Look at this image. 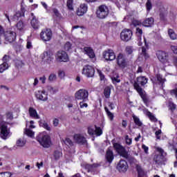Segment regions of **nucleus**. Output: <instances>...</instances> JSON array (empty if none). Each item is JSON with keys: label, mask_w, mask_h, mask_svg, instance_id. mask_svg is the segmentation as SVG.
<instances>
[{"label": "nucleus", "mask_w": 177, "mask_h": 177, "mask_svg": "<svg viewBox=\"0 0 177 177\" xmlns=\"http://www.w3.org/2000/svg\"><path fill=\"white\" fill-rule=\"evenodd\" d=\"M154 25V19L153 17L147 18L142 22L144 27H152Z\"/></svg>", "instance_id": "25"}, {"label": "nucleus", "mask_w": 177, "mask_h": 177, "mask_svg": "<svg viewBox=\"0 0 177 177\" xmlns=\"http://www.w3.org/2000/svg\"><path fill=\"white\" fill-rule=\"evenodd\" d=\"M75 97L77 100L88 102V97H89V91L84 88L80 89L75 93Z\"/></svg>", "instance_id": "6"}, {"label": "nucleus", "mask_w": 177, "mask_h": 177, "mask_svg": "<svg viewBox=\"0 0 177 177\" xmlns=\"http://www.w3.org/2000/svg\"><path fill=\"white\" fill-rule=\"evenodd\" d=\"M26 145V141L23 138H19L17 141V146L18 147H24Z\"/></svg>", "instance_id": "37"}, {"label": "nucleus", "mask_w": 177, "mask_h": 177, "mask_svg": "<svg viewBox=\"0 0 177 177\" xmlns=\"http://www.w3.org/2000/svg\"><path fill=\"white\" fill-rule=\"evenodd\" d=\"M146 115H147L149 120H151L153 122H156V121H157V118H156V117L153 115V113H151L150 111H147Z\"/></svg>", "instance_id": "40"}, {"label": "nucleus", "mask_w": 177, "mask_h": 177, "mask_svg": "<svg viewBox=\"0 0 177 177\" xmlns=\"http://www.w3.org/2000/svg\"><path fill=\"white\" fill-rule=\"evenodd\" d=\"M71 46H72V45H71V43H70V42H66V44H65V45H64V49H65V50H70V49H71Z\"/></svg>", "instance_id": "52"}, {"label": "nucleus", "mask_w": 177, "mask_h": 177, "mask_svg": "<svg viewBox=\"0 0 177 177\" xmlns=\"http://www.w3.org/2000/svg\"><path fill=\"white\" fill-rule=\"evenodd\" d=\"M55 80H56V75L54 73L50 74L48 77V80L52 82L53 81H55Z\"/></svg>", "instance_id": "55"}, {"label": "nucleus", "mask_w": 177, "mask_h": 177, "mask_svg": "<svg viewBox=\"0 0 177 177\" xmlns=\"http://www.w3.org/2000/svg\"><path fill=\"white\" fill-rule=\"evenodd\" d=\"M171 96H175L177 99V84L175 86V88L170 91Z\"/></svg>", "instance_id": "47"}, {"label": "nucleus", "mask_w": 177, "mask_h": 177, "mask_svg": "<svg viewBox=\"0 0 177 177\" xmlns=\"http://www.w3.org/2000/svg\"><path fill=\"white\" fill-rule=\"evenodd\" d=\"M15 27L18 31H24V29L26 28V23L23 20H20L17 23Z\"/></svg>", "instance_id": "27"}, {"label": "nucleus", "mask_w": 177, "mask_h": 177, "mask_svg": "<svg viewBox=\"0 0 177 177\" xmlns=\"http://www.w3.org/2000/svg\"><path fill=\"white\" fill-rule=\"evenodd\" d=\"M146 9L147 12H150L153 9V4L151 3V0H147L146 4Z\"/></svg>", "instance_id": "38"}, {"label": "nucleus", "mask_w": 177, "mask_h": 177, "mask_svg": "<svg viewBox=\"0 0 177 177\" xmlns=\"http://www.w3.org/2000/svg\"><path fill=\"white\" fill-rule=\"evenodd\" d=\"M104 110L109 118L111 120V121H113V120L114 119V114L109 111V108H107L106 106L104 107Z\"/></svg>", "instance_id": "36"}, {"label": "nucleus", "mask_w": 177, "mask_h": 177, "mask_svg": "<svg viewBox=\"0 0 177 177\" xmlns=\"http://www.w3.org/2000/svg\"><path fill=\"white\" fill-rule=\"evenodd\" d=\"M30 17L32 19L30 21V24L32 28H34L35 30H38V28H39V21H38V19L32 12L30 13Z\"/></svg>", "instance_id": "21"}, {"label": "nucleus", "mask_w": 177, "mask_h": 177, "mask_svg": "<svg viewBox=\"0 0 177 177\" xmlns=\"http://www.w3.org/2000/svg\"><path fill=\"white\" fill-rule=\"evenodd\" d=\"M112 82L113 84H118V82H120V77L116 76L111 78Z\"/></svg>", "instance_id": "48"}, {"label": "nucleus", "mask_w": 177, "mask_h": 177, "mask_svg": "<svg viewBox=\"0 0 177 177\" xmlns=\"http://www.w3.org/2000/svg\"><path fill=\"white\" fill-rule=\"evenodd\" d=\"M28 113L30 118H33L34 120H39L41 118L37 110L32 107L29 108Z\"/></svg>", "instance_id": "22"}, {"label": "nucleus", "mask_w": 177, "mask_h": 177, "mask_svg": "<svg viewBox=\"0 0 177 177\" xmlns=\"http://www.w3.org/2000/svg\"><path fill=\"white\" fill-rule=\"evenodd\" d=\"M40 37L46 42L50 41L52 39V30L50 29L43 30L40 33Z\"/></svg>", "instance_id": "14"}, {"label": "nucleus", "mask_w": 177, "mask_h": 177, "mask_svg": "<svg viewBox=\"0 0 177 177\" xmlns=\"http://www.w3.org/2000/svg\"><path fill=\"white\" fill-rule=\"evenodd\" d=\"M6 41L8 42H13L16 39V32L12 30H8L4 33Z\"/></svg>", "instance_id": "19"}, {"label": "nucleus", "mask_w": 177, "mask_h": 177, "mask_svg": "<svg viewBox=\"0 0 177 177\" xmlns=\"http://www.w3.org/2000/svg\"><path fill=\"white\" fill-rule=\"evenodd\" d=\"M165 16H167V11L161 12L160 13V19L165 20Z\"/></svg>", "instance_id": "56"}, {"label": "nucleus", "mask_w": 177, "mask_h": 177, "mask_svg": "<svg viewBox=\"0 0 177 177\" xmlns=\"http://www.w3.org/2000/svg\"><path fill=\"white\" fill-rule=\"evenodd\" d=\"M155 135L156 136V139H161V136L160 135H161V129H159L158 131H156Z\"/></svg>", "instance_id": "60"}, {"label": "nucleus", "mask_w": 177, "mask_h": 177, "mask_svg": "<svg viewBox=\"0 0 177 177\" xmlns=\"http://www.w3.org/2000/svg\"><path fill=\"white\" fill-rule=\"evenodd\" d=\"M9 68V64L7 62H3L1 64H0V73H5L6 70Z\"/></svg>", "instance_id": "28"}, {"label": "nucleus", "mask_w": 177, "mask_h": 177, "mask_svg": "<svg viewBox=\"0 0 177 177\" xmlns=\"http://www.w3.org/2000/svg\"><path fill=\"white\" fill-rule=\"evenodd\" d=\"M74 140H75L77 143H81L82 145H84L86 142V139L84 136L81 134H75L74 136Z\"/></svg>", "instance_id": "23"}, {"label": "nucleus", "mask_w": 177, "mask_h": 177, "mask_svg": "<svg viewBox=\"0 0 177 177\" xmlns=\"http://www.w3.org/2000/svg\"><path fill=\"white\" fill-rule=\"evenodd\" d=\"M84 51L86 53V55L90 57V59H94L95 57V51H93V49L91 47H84Z\"/></svg>", "instance_id": "24"}, {"label": "nucleus", "mask_w": 177, "mask_h": 177, "mask_svg": "<svg viewBox=\"0 0 177 177\" xmlns=\"http://www.w3.org/2000/svg\"><path fill=\"white\" fill-rule=\"evenodd\" d=\"M62 156H63V154L62 153V151H55L54 153H53V158L55 160V161H57V160L60 159V157H62Z\"/></svg>", "instance_id": "32"}, {"label": "nucleus", "mask_w": 177, "mask_h": 177, "mask_svg": "<svg viewBox=\"0 0 177 177\" xmlns=\"http://www.w3.org/2000/svg\"><path fill=\"white\" fill-rule=\"evenodd\" d=\"M102 57L107 62L115 60V53L112 49H107L102 53Z\"/></svg>", "instance_id": "10"}, {"label": "nucleus", "mask_w": 177, "mask_h": 177, "mask_svg": "<svg viewBox=\"0 0 177 177\" xmlns=\"http://www.w3.org/2000/svg\"><path fill=\"white\" fill-rule=\"evenodd\" d=\"M35 97L38 100L46 102L48 100V93L45 90H40L36 92Z\"/></svg>", "instance_id": "17"}, {"label": "nucleus", "mask_w": 177, "mask_h": 177, "mask_svg": "<svg viewBox=\"0 0 177 177\" xmlns=\"http://www.w3.org/2000/svg\"><path fill=\"white\" fill-rule=\"evenodd\" d=\"M133 120L136 125H137V127H142L143 125V123L142 122V121H140V119H139L138 116L133 115Z\"/></svg>", "instance_id": "30"}, {"label": "nucleus", "mask_w": 177, "mask_h": 177, "mask_svg": "<svg viewBox=\"0 0 177 177\" xmlns=\"http://www.w3.org/2000/svg\"><path fill=\"white\" fill-rule=\"evenodd\" d=\"M156 56L161 63L167 64V66H171L172 62H171V57L168 53L162 50H158L156 52Z\"/></svg>", "instance_id": "4"}, {"label": "nucleus", "mask_w": 177, "mask_h": 177, "mask_svg": "<svg viewBox=\"0 0 177 177\" xmlns=\"http://www.w3.org/2000/svg\"><path fill=\"white\" fill-rule=\"evenodd\" d=\"M124 140L126 142V144L128 145V146H131V145H132V138H129V136L126 135L124 136Z\"/></svg>", "instance_id": "43"}, {"label": "nucleus", "mask_w": 177, "mask_h": 177, "mask_svg": "<svg viewBox=\"0 0 177 177\" xmlns=\"http://www.w3.org/2000/svg\"><path fill=\"white\" fill-rule=\"evenodd\" d=\"M65 145L67 146H73V141L70 138H66L65 140Z\"/></svg>", "instance_id": "58"}, {"label": "nucleus", "mask_w": 177, "mask_h": 177, "mask_svg": "<svg viewBox=\"0 0 177 177\" xmlns=\"http://www.w3.org/2000/svg\"><path fill=\"white\" fill-rule=\"evenodd\" d=\"M126 52L127 53H128L129 55H132V53L133 52V49L132 48L131 46H127L126 48Z\"/></svg>", "instance_id": "54"}, {"label": "nucleus", "mask_w": 177, "mask_h": 177, "mask_svg": "<svg viewBox=\"0 0 177 177\" xmlns=\"http://www.w3.org/2000/svg\"><path fill=\"white\" fill-rule=\"evenodd\" d=\"M132 30L129 29H124L120 33V38L122 41L128 42V41H131V39H132Z\"/></svg>", "instance_id": "11"}, {"label": "nucleus", "mask_w": 177, "mask_h": 177, "mask_svg": "<svg viewBox=\"0 0 177 177\" xmlns=\"http://www.w3.org/2000/svg\"><path fill=\"white\" fill-rule=\"evenodd\" d=\"M141 56L144 57V59H149V54L147 53L146 47H142Z\"/></svg>", "instance_id": "41"}, {"label": "nucleus", "mask_w": 177, "mask_h": 177, "mask_svg": "<svg viewBox=\"0 0 177 177\" xmlns=\"http://www.w3.org/2000/svg\"><path fill=\"white\" fill-rule=\"evenodd\" d=\"M147 81H149L147 77L145 76H140L137 77L136 81L133 84L134 88L137 91L145 104L149 103V99L147 98V95H146V93L143 91V88H142L141 86H145V85L147 84ZM140 85H141V86H140Z\"/></svg>", "instance_id": "1"}, {"label": "nucleus", "mask_w": 177, "mask_h": 177, "mask_svg": "<svg viewBox=\"0 0 177 177\" xmlns=\"http://www.w3.org/2000/svg\"><path fill=\"white\" fill-rule=\"evenodd\" d=\"M109 7L106 5L100 6L96 11L98 19H106L109 16Z\"/></svg>", "instance_id": "5"}, {"label": "nucleus", "mask_w": 177, "mask_h": 177, "mask_svg": "<svg viewBox=\"0 0 177 177\" xmlns=\"http://www.w3.org/2000/svg\"><path fill=\"white\" fill-rule=\"evenodd\" d=\"M97 167V165L93 164V165H86V168L88 169V172H91L93 169V168Z\"/></svg>", "instance_id": "45"}, {"label": "nucleus", "mask_w": 177, "mask_h": 177, "mask_svg": "<svg viewBox=\"0 0 177 177\" xmlns=\"http://www.w3.org/2000/svg\"><path fill=\"white\" fill-rule=\"evenodd\" d=\"M170 59H171V64L173 63V64H174V66H176V67H177V57H172Z\"/></svg>", "instance_id": "59"}, {"label": "nucleus", "mask_w": 177, "mask_h": 177, "mask_svg": "<svg viewBox=\"0 0 177 177\" xmlns=\"http://www.w3.org/2000/svg\"><path fill=\"white\" fill-rule=\"evenodd\" d=\"M104 95L106 99H109L111 95V88L109 86L106 87L104 90Z\"/></svg>", "instance_id": "31"}, {"label": "nucleus", "mask_w": 177, "mask_h": 177, "mask_svg": "<svg viewBox=\"0 0 177 177\" xmlns=\"http://www.w3.org/2000/svg\"><path fill=\"white\" fill-rule=\"evenodd\" d=\"M12 174L10 172L6 171L3 173H0V177H10Z\"/></svg>", "instance_id": "51"}, {"label": "nucleus", "mask_w": 177, "mask_h": 177, "mask_svg": "<svg viewBox=\"0 0 177 177\" xmlns=\"http://www.w3.org/2000/svg\"><path fill=\"white\" fill-rule=\"evenodd\" d=\"M0 138L6 140L12 136V133L10 132V129L8 128V123L5 121H0Z\"/></svg>", "instance_id": "3"}, {"label": "nucleus", "mask_w": 177, "mask_h": 177, "mask_svg": "<svg viewBox=\"0 0 177 177\" xmlns=\"http://www.w3.org/2000/svg\"><path fill=\"white\" fill-rule=\"evenodd\" d=\"M119 172H127L128 171V163L124 160H121L117 165Z\"/></svg>", "instance_id": "18"}, {"label": "nucleus", "mask_w": 177, "mask_h": 177, "mask_svg": "<svg viewBox=\"0 0 177 177\" xmlns=\"http://www.w3.org/2000/svg\"><path fill=\"white\" fill-rule=\"evenodd\" d=\"M9 60H10V57L7 55H5L2 58L3 63H8Z\"/></svg>", "instance_id": "50"}, {"label": "nucleus", "mask_w": 177, "mask_h": 177, "mask_svg": "<svg viewBox=\"0 0 177 177\" xmlns=\"http://www.w3.org/2000/svg\"><path fill=\"white\" fill-rule=\"evenodd\" d=\"M35 125H34V121L31 120L30 122L26 123V128L25 129L24 133L27 135L29 138H34L35 133L31 129H34Z\"/></svg>", "instance_id": "9"}, {"label": "nucleus", "mask_w": 177, "mask_h": 177, "mask_svg": "<svg viewBox=\"0 0 177 177\" xmlns=\"http://www.w3.org/2000/svg\"><path fill=\"white\" fill-rule=\"evenodd\" d=\"M37 140L39 142V145L45 149H49V147H50L52 145L50 136H49V135L46 134L45 132L40 133L37 136Z\"/></svg>", "instance_id": "2"}, {"label": "nucleus", "mask_w": 177, "mask_h": 177, "mask_svg": "<svg viewBox=\"0 0 177 177\" xmlns=\"http://www.w3.org/2000/svg\"><path fill=\"white\" fill-rule=\"evenodd\" d=\"M88 12V6L85 3L80 4L77 10V16H84Z\"/></svg>", "instance_id": "20"}, {"label": "nucleus", "mask_w": 177, "mask_h": 177, "mask_svg": "<svg viewBox=\"0 0 177 177\" xmlns=\"http://www.w3.org/2000/svg\"><path fill=\"white\" fill-rule=\"evenodd\" d=\"M53 124L54 127H57V125H59V119L57 118L54 119L53 121Z\"/></svg>", "instance_id": "64"}, {"label": "nucleus", "mask_w": 177, "mask_h": 177, "mask_svg": "<svg viewBox=\"0 0 177 177\" xmlns=\"http://www.w3.org/2000/svg\"><path fill=\"white\" fill-rule=\"evenodd\" d=\"M142 149L144 150L146 154H149V147L146 146L145 145H142Z\"/></svg>", "instance_id": "61"}, {"label": "nucleus", "mask_w": 177, "mask_h": 177, "mask_svg": "<svg viewBox=\"0 0 177 177\" xmlns=\"http://www.w3.org/2000/svg\"><path fill=\"white\" fill-rule=\"evenodd\" d=\"M142 34H143V30L140 28H136V35L138 38V41L142 39Z\"/></svg>", "instance_id": "35"}, {"label": "nucleus", "mask_w": 177, "mask_h": 177, "mask_svg": "<svg viewBox=\"0 0 177 177\" xmlns=\"http://www.w3.org/2000/svg\"><path fill=\"white\" fill-rule=\"evenodd\" d=\"M168 34L171 39L175 40L177 38L176 33L172 29H169Z\"/></svg>", "instance_id": "34"}, {"label": "nucleus", "mask_w": 177, "mask_h": 177, "mask_svg": "<svg viewBox=\"0 0 177 177\" xmlns=\"http://www.w3.org/2000/svg\"><path fill=\"white\" fill-rule=\"evenodd\" d=\"M66 6L69 10H74V7L73 6V0H68L66 2Z\"/></svg>", "instance_id": "42"}, {"label": "nucleus", "mask_w": 177, "mask_h": 177, "mask_svg": "<svg viewBox=\"0 0 177 177\" xmlns=\"http://www.w3.org/2000/svg\"><path fill=\"white\" fill-rule=\"evenodd\" d=\"M106 160L111 164L113 162V160H114V155L113 154V151L111 149H108L106 153Z\"/></svg>", "instance_id": "26"}, {"label": "nucleus", "mask_w": 177, "mask_h": 177, "mask_svg": "<svg viewBox=\"0 0 177 177\" xmlns=\"http://www.w3.org/2000/svg\"><path fill=\"white\" fill-rule=\"evenodd\" d=\"M55 59L59 63H62V62H66L68 61V55L66 51L60 50L56 53Z\"/></svg>", "instance_id": "12"}, {"label": "nucleus", "mask_w": 177, "mask_h": 177, "mask_svg": "<svg viewBox=\"0 0 177 177\" xmlns=\"http://www.w3.org/2000/svg\"><path fill=\"white\" fill-rule=\"evenodd\" d=\"M82 74L87 78H92L95 75V68L91 65H85L82 69Z\"/></svg>", "instance_id": "7"}, {"label": "nucleus", "mask_w": 177, "mask_h": 177, "mask_svg": "<svg viewBox=\"0 0 177 177\" xmlns=\"http://www.w3.org/2000/svg\"><path fill=\"white\" fill-rule=\"evenodd\" d=\"M153 160L156 164H157L158 165H160V164H161L162 162V156L156 155L153 158Z\"/></svg>", "instance_id": "29"}, {"label": "nucleus", "mask_w": 177, "mask_h": 177, "mask_svg": "<svg viewBox=\"0 0 177 177\" xmlns=\"http://www.w3.org/2000/svg\"><path fill=\"white\" fill-rule=\"evenodd\" d=\"M41 59L46 63H50L53 60V53L50 51H44L41 55Z\"/></svg>", "instance_id": "16"}, {"label": "nucleus", "mask_w": 177, "mask_h": 177, "mask_svg": "<svg viewBox=\"0 0 177 177\" xmlns=\"http://www.w3.org/2000/svg\"><path fill=\"white\" fill-rule=\"evenodd\" d=\"M19 17H24V14L23 12L17 11L12 17L13 21H16V20H19Z\"/></svg>", "instance_id": "33"}, {"label": "nucleus", "mask_w": 177, "mask_h": 177, "mask_svg": "<svg viewBox=\"0 0 177 177\" xmlns=\"http://www.w3.org/2000/svg\"><path fill=\"white\" fill-rule=\"evenodd\" d=\"M113 147L116 149V150H124V147H122L121 146V145L118 144V143H115L113 145Z\"/></svg>", "instance_id": "49"}, {"label": "nucleus", "mask_w": 177, "mask_h": 177, "mask_svg": "<svg viewBox=\"0 0 177 177\" xmlns=\"http://www.w3.org/2000/svg\"><path fill=\"white\" fill-rule=\"evenodd\" d=\"M116 59L119 67H122V68H124L127 66V62L125 55L122 53H119Z\"/></svg>", "instance_id": "15"}, {"label": "nucleus", "mask_w": 177, "mask_h": 177, "mask_svg": "<svg viewBox=\"0 0 177 177\" xmlns=\"http://www.w3.org/2000/svg\"><path fill=\"white\" fill-rule=\"evenodd\" d=\"M169 107L171 111H174L176 109V104H174V102H169Z\"/></svg>", "instance_id": "53"}, {"label": "nucleus", "mask_w": 177, "mask_h": 177, "mask_svg": "<svg viewBox=\"0 0 177 177\" xmlns=\"http://www.w3.org/2000/svg\"><path fill=\"white\" fill-rule=\"evenodd\" d=\"M39 126L42 127V128H44V129H46L47 131H50V126H49V124L46 122H39Z\"/></svg>", "instance_id": "39"}, {"label": "nucleus", "mask_w": 177, "mask_h": 177, "mask_svg": "<svg viewBox=\"0 0 177 177\" xmlns=\"http://www.w3.org/2000/svg\"><path fill=\"white\" fill-rule=\"evenodd\" d=\"M58 75L59 78H64V77L66 76V73L64 72V71H59Z\"/></svg>", "instance_id": "57"}, {"label": "nucleus", "mask_w": 177, "mask_h": 177, "mask_svg": "<svg viewBox=\"0 0 177 177\" xmlns=\"http://www.w3.org/2000/svg\"><path fill=\"white\" fill-rule=\"evenodd\" d=\"M151 80L153 82L154 86H156V85L158 84L161 89L164 88V84L165 83V81H167V80L162 77L160 74H157L156 77L151 78Z\"/></svg>", "instance_id": "8"}, {"label": "nucleus", "mask_w": 177, "mask_h": 177, "mask_svg": "<svg viewBox=\"0 0 177 177\" xmlns=\"http://www.w3.org/2000/svg\"><path fill=\"white\" fill-rule=\"evenodd\" d=\"M84 102L85 101L80 102V109H84V107H88V104L85 103Z\"/></svg>", "instance_id": "62"}, {"label": "nucleus", "mask_w": 177, "mask_h": 177, "mask_svg": "<svg viewBox=\"0 0 177 177\" xmlns=\"http://www.w3.org/2000/svg\"><path fill=\"white\" fill-rule=\"evenodd\" d=\"M88 133L91 136H93V135H96V136H100L103 134V131H102L100 127H97L96 126L89 127L88 128Z\"/></svg>", "instance_id": "13"}, {"label": "nucleus", "mask_w": 177, "mask_h": 177, "mask_svg": "<svg viewBox=\"0 0 177 177\" xmlns=\"http://www.w3.org/2000/svg\"><path fill=\"white\" fill-rule=\"evenodd\" d=\"M136 169H137L139 176H140V175H143V174H145V172L143 171V169H142V167L140 165H137Z\"/></svg>", "instance_id": "46"}, {"label": "nucleus", "mask_w": 177, "mask_h": 177, "mask_svg": "<svg viewBox=\"0 0 177 177\" xmlns=\"http://www.w3.org/2000/svg\"><path fill=\"white\" fill-rule=\"evenodd\" d=\"M97 73L99 74L101 80H104V75H103V73H102V71L97 70Z\"/></svg>", "instance_id": "63"}, {"label": "nucleus", "mask_w": 177, "mask_h": 177, "mask_svg": "<svg viewBox=\"0 0 177 177\" xmlns=\"http://www.w3.org/2000/svg\"><path fill=\"white\" fill-rule=\"evenodd\" d=\"M47 90L48 92H50V93H51V95H55V93H56V92H57V89H56L50 86H47Z\"/></svg>", "instance_id": "44"}]
</instances>
